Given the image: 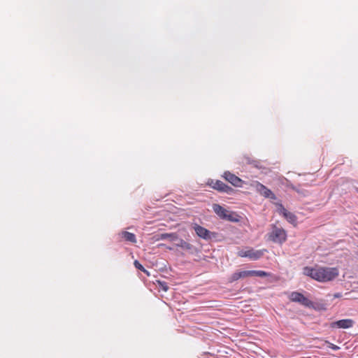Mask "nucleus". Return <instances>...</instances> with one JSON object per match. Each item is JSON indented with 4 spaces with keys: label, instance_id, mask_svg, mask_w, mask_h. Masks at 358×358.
Instances as JSON below:
<instances>
[{
    "label": "nucleus",
    "instance_id": "f257e3e1",
    "mask_svg": "<svg viewBox=\"0 0 358 358\" xmlns=\"http://www.w3.org/2000/svg\"><path fill=\"white\" fill-rule=\"evenodd\" d=\"M303 274L319 282H328L335 279L339 274L338 269L335 267H309L303 268Z\"/></svg>",
    "mask_w": 358,
    "mask_h": 358
},
{
    "label": "nucleus",
    "instance_id": "f03ea898",
    "mask_svg": "<svg viewBox=\"0 0 358 358\" xmlns=\"http://www.w3.org/2000/svg\"><path fill=\"white\" fill-rule=\"evenodd\" d=\"M268 237L269 241L282 244L287 239V233L282 228L273 225L271 232L268 234Z\"/></svg>",
    "mask_w": 358,
    "mask_h": 358
},
{
    "label": "nucleus",
    "instance_id": "7ed1b4c3",
    "mask_svg": "<svg viewBox=\"0 0 358 358\" xmlns=\"http://www.w3.org/2000/svg\"><path fill=\"white\" fill-rule=\"evenodd\" d=\"M207 185L220 192L227 193L229 195L234 192V189L232 187L219 180H214L213 179H209Z\"/></svg>",
    "mask_w": 358,
    "mask_h": 358
},
{
    "label": "nucleus",
    "instance_id": "20e7f679",
    "mask_svg": "<svg viewBox=\"0 0 358 358\" xmlns=\"http://www.w3.org/2000/svg\"><path fill=\"white\" fill-rule=\"evenodd\" d=\"M266 252H267L266 249L254 250L250 248L238 251V255L241 257H248L251 260H257L263 257Z\"/></svg>",
    "mask_w": 358,
    "mask_h": 358
},
{
    "label": "nucleus",
    "instance_id": "39448f33",
    "mask_svg": "<svg viewBox=\"0 0 358 358\" xmlns=\"http://www.w3.org/2000/svg\"><path fill=\"white\" fill-rule=\"evenodd\" d=\"M289 298L292 301L299 303L305 307L311 308L313 306V303L300 292H292Z\"/></svg>",
    "mask_w": 358,
    "mask_h": 358
},
{
    "label": "nucleus",
    "instance_id": "423d86ee",
    "mask_svg": "<svg viewBox=\"0 0 358 358\" xmlns=\"http://www.w3.org/2000/svg\"><path fill=\"white\" fill-rule=\"evenodd\" d=\"M223 178L235 187H241L243 186V181L229 171H225L223 174Z\"/></svg>",
    "mask_w": 358,
    "mask_h": 358
},
{
    "label": "nucleus",
    "instance_id": "0eeeda50",
    "mask_svg": "<svg viewBox=\"0 0 358 358\" xmlns=\"http://www.w3.org/2000/svg\"><path fill=\"white\" fill-rule=\"evenodd\" d=\"M194 229L198 236L205 240H210L212 238V235L213 233L210 232L207 229L198 225L196 224L194 226Z\"/></svg>",
    "mask_w": 358,
    "mask_h": 358
},
{
    "label": "nucleus",
    "instance_id": "6e6552de",
    "mask_svg": "<svg viewBox=\"0 0 358 358\" xmlns=\"http://www.w3.org/2000/svg\"><path fill=\"white\" fill-rule=\"evenodd\" d=\"M354 323L351 319H343L331 322L330 326L332 328L348 329L352 327Z\"/></svg>",
    "mask_w": 358,
    "mask_h": 358
},
{
    "label": "nucleus",
    "instance_id": "1a4fd4ad",
    "mask_svg": "<svg viewBox=\"0 0 358 358\" xmlns=\"http://www.w3.org/2000/svg\"><path fill=\"white\" fill-rule=\"evenodd\" d=\"M256 189L259 192V194L264 196L265 198H269L271 199H276L275 195L272 192L271 190L259 182H257L256 184Z\"/></svg>",
    "mask_w": 358,
    "mask_h": 358
},
{
    "label": "nucleus",
    "instance_id": "9d476101",
    "mask_svg": "<svg viewBox=\"0 0 358 358\" xmlns=\"http://www.w3.org/2000/svg\"><path fill=\"white\" fill-rule=\"evenodd\" d=\"M279 211L281 213L285 218L291 224H295L296 223V216L291 213L287 211L282 205H280Z\"/></svg>",
    "mask_w": 358,
    "mask_h": 358
},
{
    "label": "nucleus",
    "instance_id": "9b49d317",
    "mask_svg": "<svg viewBox=\"0 0 358 358\" xmlns=\"http://www.w3.org/2000/svg\"><path fill=\"white\" fill-rule=\"evenodd\" d=\"M251 277L250 271H238L234 273L231 276V282L236 281L240 278Z\"/></svg>",
    "mask_w": 358,
    "mask_h": 358
},
{
    "label": "nucleus",
    "instance_id": "f8f14e48",
    "mask_svg": "<svg viewBox=\"0 0 358 358\" xmlns=\"http://www.w3.org/2000/svg\"><path fill=\"white\" fill-rule=\"evenodd\" d=\"M213 211L216 213V215L221 219H224L226 217V213L227 210L224 208L222 206L217 203H213L212 206Z\"/></svg>",
    "mask_w": 358,
    "mask_h": 358
},
{
    "label": "nucleus",
    "instance_id": "ddd939ff",
    "mask_svg": "<svg viewBox=\"0 0 358 358\" xmlns=\"http://www.w3.org/2000/svg\"><path fill=\"white\" fill-rule=\"evenodd\" d=\"M223 220H228L233 222H238L240 221V216L234 212H229L227 210L226 217Z\"/></svg>",
    "mask_w": 358,
    "mask_h": 358
},
{
    "label": "nucleus",
    "instance_id": "4468645a",
    "mask_svg": "<svg viewBox=\"0 0 358 358\" xmlns=\"http://www.w3.org/2000/svg\"><path fill=\"white\" fill-rule=\"evenodd\" d=\"M177 247L181 248L185 250L192 251L194 249V245L186 242L182 239H180L179 243L176 244Z\"/></svg>",
    "mask_w": 358,
    "mask_h": 358
},
{
    "label": "nucleus",
    "instance_id": "2eb2a0df",
    "mask_svg": "<svg viewBox=\"0 0 358 358\" xmlns=\"http://www.w3.org/2000/svg\"><path fill=\"white\" fill-rule=\"evenodd\" d=\"M122 237L126 241H127L129 242H131V243H133L136 242V236L133 233H130V232H128V231H123L122 232Z\"/></svg>",
    "mask_w": 358,
    "mask_h": 358
},
{
    "label": "nucleus",
    "instance_id": "dca6fc26",
    "mask_svg": "<svg viewBox=\"0 0 358 358\" xmlns=\"http://www.w3.org/2000/svg\"><path fill=\"white\" fill-rule=\"evenodd\" d=\"M176 238H177V236L175 234L164 233V234H159V238L158 239L159 240H165V239L170 238L171 241H173Z\"/></svg>",
    "mask_w": 358,
    "mask_h": 358
},
{
    "label": "nucleus",
    "instance_id": "f3484780",
    "mask_svg": "<svg viewBox=\"0 0 358 358\" xmlns=\"http://www.w3.org/2000/svg\"><path fill=\"white\" fill-rule=\"evenodd\" d=\"M250 275H251V277H252V276L266 277L268 275V273L264 271L250 270Z\"/></svg>",
    "mask_w": 358,
    "mask_h": 358
},
{
    "label": "nucleus",
    "instance_id": "a211bd4d",
    "mask_svg": "<svg viewBox=\"0 0 358 358\" xmlns=\"http://www.w3.org/2000/svg\"><path fill=\"white\" fill-rule=\"evenodd\" d=\"M157 283H158V287L160 290H162L164 292H166L169 287L168 286V284L167 282H164V281H159L158 280L157 281Z\"/></svg>",
    "mask_w": 358,
    "mask_h": 358
},
{
    "label": "nucleus",
    "instance_id": "6ab92c4d",
    "mask_svg": "<svg viewBox=\"0 0 358 358\" xmlns=\"http://www.w3.org/2000/svg\"><path fill=\"white\" fill-rule=\"evenodd\" d=\"M134 264L137 269L148 275V272L147 271V270L145 269V268L140 264V262L138 260H135Z\"/></svg>",
    "mask_w": 358,
    "mask_h": 358
},
{
    "label": "nucleus",
    "instance_id": "aec40b11",
    "mask_svg": "<svg viewBox=\"0 0 358 358\" xmlns=\"http://www.w3.org/2000/svg\"><path fill=\"white\" fill-rule=\"evenodd\" d=\"M326 343L328 344V347L333 350H338L340 349V347L338 345H336L329 341H326Z\"/></svg>",
    "mask_w": 358,
    "mask_h": 358
},
{
    "label": "nucleus",
    "instance_id": "412c9836",
    "mask_svg": "<svg viewBox=\"0 0 358 358\" xmlns=\"http://www.w3.org/2000/svg\"><path fill=\"white\" fill-rule=\"evenodd\" d=\"M341 296H342V295H341V293H336V294H334V298H339V297H341Z\"/></svg>",
    "mask_w": 358,
    "mask_h": 358
},
{
    "label": "nucleus",
    "instance_id": "4be33fe9",
    "mask_svg": "<svg viewBox=\"0 0 358 358\" xmlns=\"http://www.w3.org/2000/svg\"><path fill=\"white\" fill-rule=\"evenodd\" d=\"M357 255H358V252H357Z\"/></svg>",
    "mask_w": 358,
    "mask_h": 358
}]
</instances>
